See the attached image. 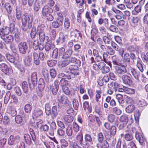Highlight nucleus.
I'll return each mask as SVG.
<instances>
[{
  "label": "nucleus",
  "mask_w": 148,
  "mask_h": 148,
  "mask_svg": "<svg viewBox=\"0 0 148 148\" xmlns=\"http://www.w3.org/2000/svg\"><path fill=\"white\" fill-rule=\"evenodd\" d=\"M103 38L104 42L107 45L110 44L112 41L111 38L106 36H104Z\"/></svg>",
  "instance_id": "nucleus-58"
},
{
  "label": "nucleus",
  "mask_w": 148,
  "mask_h": 148,
  "mask_svg": "<svg viewBox=\"0 0 148 148\" xmlns=\"http://www.w3.org/2000/svg\"><path fill=\"white\" fill-rule=\"evenodd\" d=\"M64 24L65 29L66 30L68 29L70 25V21L68 18H65Z\"/></svg>",
  "instance_id": "nucleus-51"
},
{
  "label": "nucleus",
  "mask_w": 148,
  "mask_h": 148,
  "mask_svg": "<svg viewBox=\"0 0 148 148\" xmlns=\"http://www.w3.org/2000/svg\"><path fill=\"white\" fill-rule=\"evenodd\" d=\"M58 55V49L56 48L53 50L52 52V57L54 59L57 58Z\"/></svg>",
  "instance_id": "nucleus-60"
},
{
  "label": "nucleus",
  "mask_w": 148,
  "mask_h": 148,
  "mask_svg": "<svg viewBox=\"0 0 148 148\" xmlns=\"http://www.w3.org/2000/svg\"><path fill=\"white\" fill-rule=\"evenodd\" d=\"M73 129L71 126L69 125L66 128V133L68 136L72 135L73 134Z\"/></svg>",
  "instance_id": "nucleus-54"
},
{
  "label": "nucleus",
  "mask_w": 148,
  "mask_h": 148,
  "mask_svg": "<svg viewBox=\"0 0 148 148\" xmlns=\"http://www.w3.org/2000/svg\"><path fill=\"white\" fill-rule=\"evenodd\" d=\"M112 62L114 65L116 66L120 65L121 64L120 63L119 57L117 56L114 55L112 57Z\"/></svg>",
  "instance_id": "nucleus-25"
},
{
  "label": "nucleus",
  "mask_w": 148,
  "mask_h": 148,
  "mask_svg": "<svg viewBox=\"0 0 148 148\" xmlns=\"http://www.w3.org/2000/svg\"><path fill=\"white\" fill-rule=\"evenodd\" d=\"M63 119L66 123H70L73 121V118L71 116L66 115L64 116Z\"/></svg>",
  "instance_id": "nucleus-29"
},
{
  "label": "nucleus",
  "mask_w": 148,
  "mask_h": 148,
  "mask_svg": "<svg viewBox=\"0 0 148 148\" xmlns=\"http://www.w3.org/2000/svg\"><path fill=\"white\" fill-rule=\"evenodd\" d=\"M34 0H22V4L24 5H26L27 4L28 6L31 7L32 6L34 2Z\"/></svg>",
  "instance_id": "nucleus-31"
},
{
  "label": "nucleus",
  "mask_w": 148,
  "mask_h": 148,
  "mask_svg": "<svg viewBox=\"0 0 148 148\" xmlns=\"http://www.w3.org/2000/svg\"><path fill=\"white\" fill-rule=\"evenodd\" d=\"M45 48L46 51H48L50 50L53 49L54 48V45L51 42L49 41L47 42Z\"/></svg>",
  "instance_id": "nucleus-27"
},
{
  "label": "nucleus",
  "mask_w": 148,
  "mask_h": 148,
  "mask_svg": "<svg viewBox=\"0 0 148 148\" xmlns=\"http://www.w3.org/2000/svg\"><path fill=\"white\" fill-rule=\"evenodd\" d=\"M125 92L128 94H133L135 93V90L134 89L125 87Z\"/></svg>",
  "instance_id": "nucleus-61"
},
{
  "label": "nucleus",
  "mask_w": 148,
  "mask_h": 148,
  "mask_svg": "<svg viewBox=\"0 0 148 148\" xmlns=\"http://www.w3.org/2000/svg\"><path fill=\"white\" fill-rule=\"evenodd\" d=\"M25 65L27 66H30L32 64V59L31 56H26L23 59Z\"/></svg>",
  "instance_id": "nucleus-22"
},
{
  "label": "nucleus",
  "mask_w": 148,
  "mask_h": 148,
  "mask_svg": "<svg viewBox=\"0 0 148 148\" xmlns=\"http://www.w3.org/2000/svg\"><path fill=\"white\" fill-rule=\"evenodd\" d=\"M132 75L134 77L137 81H139V77L140 76V73L139 71L136 70L134 68L130 69Z\"/></svg>",
  "instance_id": "nucleus-19"
},
{
  "label": "nucleus",
  "mask_w": 148,
  "mask_h": 148,
  "mask_svg": "<svg viewBox=\"0 0 148 148\" xmlns=\"http://www.w3.org/2000/svg\"><path fill=\"white\" fill-rule=\"evenodd\" d=\"M51 114L53 119L55 117L57 116L58 112L57 106H54L52 107V112H51Z\"/></svg>",
  "instance_id": "nucleus-42"
},
{
  "label": "nucleus",
  "mask_w": 148,
  "mask_h": 148,
  "mask_svg": "<svg viewBox=\"0 0 148 148\" xmlns=\"http://www.w3.org/2000/svg\"><path fill=\"white\" fill-rule=\"evenodd\" d=\"M44 143L47 148H55L54 143L52 142L47 141L44 142Z\"/></svg>",
  "instance_id": "nucleus-35"
},
{
  "label": "nucleus",
  "mask_w": 148,
  "mask_h": 148,
  "mask_svg": "<svg viewBox=\"0 0 148 148\" xmlns=\"http://www.w3.org/2000/svg\"><path fill=\"white\" fill-rule=\"evenodd\" d=\"M5 56L7 60L12 63H14L15 61H18L19 59V55L18 54H16L14 56H13L7 53Z\"/></svg>",
  "instance_id": "nucleus-14"
},
{
  "label": "nucleus",
  "mask_w": 148,
  "mask_h": 148,
  "mask_svg": "<svg viewBox=\"0 0 148 148\" xmlns=\"http://www.w3.org/2000/svg\"><path fill=\"white\" fill-rule=\"evenodd\" d=\"M11 97V95L10 91L9 90L6 93L4 99V102L5 104L7 103L9 99Z\"/></svg>",
  "instance_id": "nucleus-45"
},
{
  "label": "nucleus",
  "mask_w": 148,
  "mask_h": 148,
  "mask_svg": "<svg viewBox=\"0 0 148 148\" xmlns=\"http://www.w3.org/2000/svg\"><path fill=\"white\" fill-rule=\"evenodd\" d=\"M97 139L99 142L102 143L104 139V136L103 133L100 132L97 135Z\"/></svg>",
  "instance_id": "nucleus-62"
},
{
  "label": "nucleus",
  "mask_w": 148,
  "mask_h": 148,
  "mask_svg": "<svg viewBox=\"0 0 148 148\" xmlns=\"http://www.w3.org/2000/svg\"><path fill=\"white\" fill-rule=\"evenodd\" d=\"M122 58L125 62H130V56L129 54L125 53L124 55L122 57Z\"/></svg>",
  "instance_id": "nucleus-49"
},
{
  "label": "nucleus",
  "mask_w": 148,
  "mask_h": 148,
  "mask_svg": "<svg viewBox=\"0 0 148 148\" xmlns=\"http://www.w3.org/2000/svg\"><path fill=\"white\" fill-rule=\"evenodd\" d=\"M20 137L18 136L15 137L13 135H11L8 139V143L9 145L18 144L20 142Z\"/></svg>",
  "instance_id": "nucleus-10"
},
{
  "label": "nucleus",
  "mask_w": 148,
  "mask_h": 148,
  "mask_svg": "<svg viewBox=\"0 0 148 148\" xmlns=\"http://www.w3.org/2000/svg\"><path fill=\"white\" fill-rule=\"evenodd\" d=\"M110 134L114 136L116 132V129L115 126L113 125L111 126L110 130Z\"/></svg>",
  "instance_id": "nucleus-63"
},
{
  "label": "nucleus",
  "mask_w": 148,
  "mask_h": 148,
  "mask_svg": "<svg viewBox=\"0 0 148 148\" xmlns=\"http://www.w3.org/2000/svg\"><path fill=\"white\" fill-rule=\"evenodd\" d=\"M83 108L85 110H87L89 112H91L92 110L91 107L89 106L88 101H85L83 104Z\"/></svg>",
  "instance_id": "nucleus-36"
},
{
  "label": "nucleus",
  "mask_w": 148,
  "mask_h": 148,
  "mask_svg": "<svg viewBox=\"0 0 148 148\" xmlns=\"http://www.w3.org/2000/svg\"><path fill=\"white\" fill-rule=\"evenodd\" d=\"M65 78H62L59 82V84L62 87L67 86L68 84V81Z\"/></svg>",
  "instance_id": "nucleus-46"
},
{
  "label": "nucleus",
  "mask_w": 148,
  "mask_h": 148,
  "mask_svg": "<svg viewBox=\"0 0 148 148\" xmlns=\"http://www.w3.org/2000/svg\"><path fill=\"white\" fill-rule=\"evenodd\" d=\"M69 63V64L71 63H73L77 61V62L78 63V65L79 66L81 65V62L80 60H77V59L75 57H71L68 60H67Z\"/></svg>",
  "instance_id": "nucleus-37"
},
{
  "label": "nucleus",
  "mask_w": 148,
  "mask_h": 148,
  "mask_svg": "<svg viewBox=\"0 0 148 148\" xmlns=\"http://www.w3.org/2000/svg\"><path fill=\"white\" fill-rule=\"evenodd\" d=\"M85 140L87 143H88V142L92 143V139L91 136L89 134H86L84 136Z\"/></svg>",
  "instance_id": "nucleus-57"
},
{
  "label": "nucleus",
  "mask_w": 148,
  "mask_h": 148,
  "mask_svg": "<svg viewBox=\"0 0 148 148\" xmlns=\"http://www.w3.org/2000/svg\"><path fill=\"white\" fill-rule=\"evenodd\" d=\"M119 121L120 122L125 123L126 125L128 122V117L126 115H122L120 117Z\"/></svg>",
  "instance_id": "nucleus-33"
},
{
  "label": "nucleus",
  "mask_w": 148,
  "mask_h": 148,
  "mask_svg": "<svg viewBox=\"0 0 148 148\" xmlns=\"http://www.w3.org/2000/svg\"><path fill=\"white\" fill-rule=\"evenodd\" d=\"M135 106L131 104L125 108L126 112L129 113L132 112L135 110Z\"/></svg>",
  "instance_id": "nucleus-38"
},
{
  "label": "nucleus",
  "mask_w": 148,
  "mask_h": 148,
  "mask_svg": "<svg viewBox=\"0 0 148 148\" xmlns=\"http://www.w3.org/2000/svg\"><path fill=\"white\" fill-rule=\"evenodd\" d=\"M37 34V31L35 27L33 26L31 29L30 33V36L32 38H34L35 37L36 34Z\"/></svg>",
  "instance_id": "nucleus-43"
},
{
  "label": "nucleus",
  "mask_w": 148,
  "mask_h": 148,
  "mask_svg": "<svg viewBox=\"0 0 148 148\" xmlns=\"http://www.w3.org/2000/svg\"><path fill=\"white\" fill-rule=\"evenodd\" d=\"M68 72L67 71L65 74L63 73H59L58 76V77L60 78H65L69 79L67 76L68 75H70Z\"/></svg>",
  "instance_id": "nucleus-59"
},
{
  "label": "nucleus",
  "mask_w": 148,
  "mask_h": 148,
  "mask_svg": "<svg viewBox=\"0 0 148 148\" xmlns=\"http://www.w3.org/2000/svg\"><path fill=\"white\" fill-rule=\"evenodd\" d=\"M124 138L126 140L128 141L131 140L132 139L133 136L131 130L128 132V133H126L125 135Z\"/></svg>",
  "instance_id": "nucleus-39"
},
{
  "label": "nucleus",
  "mask_w": 148,
  "mask_h": 148,
  "mask_svg": "<svg viewBox=\"0 0 148 148\" xmlns=\"http://www.w3.org/2000/svg\"><path fill=\"white\" fill-rule=\"evenodd\" d=\"M33 47L35 50H37L38 48L39 50H42L43 49L44 46L41 43H39L38 40H36L34 41L33 44Z\"/></svg>",
  "instance_id": "nucleus-15"
},
{
  "label": "nucleus",
  "mask_w": 148,
  "mask_h": 148,
  "mask_svg": "<svg viewBox=\"0 0 148 148\" xmlns=\"http://www.w3.org/2000/svg\"><path fill=\"white\" fill-rule=\"evenodd\" d=\"M116 98L117 99L119 104H122L124 103L122 95L118 94L116 96Z\"/></svg>",
  "instance_id": "nucleus-40"
},
{
  "label": "nucleus",
  "mask_w": 148,
  "mask_h": 148,
  "mask_svg": "<svg viewBox=\"0 0 148 148\" xmlns=\"http://www.w3.org/2000/svg\"><path fill=\"white\" fill-rule=\"evenodd\" d=\"M76 140L77 143L82 146L83 148H88V147L89 144V143H87L86 141L83 140L82 133L77 134L76 137Z\"/></svg>",
  "instance_id": "nucleus-6"
},
{
  "label": "nucleus",
  "mask_w": 148,
  "mask_h": 148,
  "mask_svg": "<svg viewBox=\"0 0 148 148\" xmlns=\"http://www.w3.org/2000/svg\"><path fill=\"white\" fill-rule=\"evenodd\" d=\"M126 65H123L116 66L115 67V73L119 75H121L127 72L126 69Z\"/></svg>",
  "instance_id": "nucleus-8"
},
{
  "label": "nucleus",
  "mask_w": 148,
  "mask_h": 148,
  "mask_svg": "<svg viewBox=\"0 0 148 148\" xmlns=\"http://www.w3.org/2000/svg\"><path fill=\"white\" fill-rule=\"evenodd\" d=\"M6 44H10L13 41V37L10 35H7L5 36L1 35V38Z\"/></svg>",
  "instance_id": "nucleus-17"
},
{
  "label": "nucleus",
  "mask_w": 148,
  "mask_h": 148,
  "mask_svg": "<svg viewBox=\"0 0 148 148\" xmlns=\"http://www.w3.org/2000/svg\"><path fill=\"white\" fill-rule=\"evenodd\" d=\"M67 36V35L64 34L62 32H60L59 34L58 38L56 40L57 44L60 45L65 42Z\"/></svg>",
  "instance_id": "nucleus-11"
},
{
  "label": "nucleus",
  "mask_w": 148,
  "mask_h": 148,
  "mask_svg": "<svg viewBox=\"0 0 148 148\" xmlns=\"http://www.w3.org/2000/svg\"><path fill=\"white\" fill-rule=\"evenodd\" d=\"M56 123L55 122L52 121L50 125V129L49 131L50 135L51 136L54 135V132L56 130Z\"/></svg>",
  "instance_id": "nucleus-18"
},
{
  "label": "nucleus",
  "mask_w": 148,
  "mask_h": 148,
  "mask_svg": "<svg viewBox=\"0 0 148 148\" xmlns=\"http://www.w3.org/2000/svg\"><path fill=\"white\" fill-rule=\"evenodd\" d=\"M52 11V9L47 6H45L42 9V13L43 16H45Z\"/></svg>",
  "instance_id": "nucleus-23"
},
{
  "label": "nucleus",
  "mask_w": 148,
  "mask_h": 148,
  "mask_svg": "<svg viewBox=\"0 0 148 148\" xmlns=\"http://www.w3.org/2000/svg\"><path fill=\"white\" fill-rule=\"evenodd\" d=\"M0 68L1 70L3 71L5 73H7L9 70L8 66L6 64L4 63H2L0 65Z\"/></svg>",
  "instance_id": "nucleus-32"
},
{
  "label": "nucleus",
  "mask_w": 148,
  "mask_h": 148,
  "mask_svg": "<svg viewBox=\"0 0 148 148\" xmlns=\"http://www.w3.org/2000/svg\"><path fill=\"white\" fill-rule=\"evenodd\" d=\"M4 6L8 13L10 14L12 12V8L10 4L8 3H6Z\"/></svg>",
  "instance_id": "nucleus-50"
},
{
  "label": "nucleus",
  "mask_w": 148,
  "mask_h": 148,
  "mask_svg": "<svg viewBox=\"0 0 148 148\" xmlns=\"http://www.w3.org/2000/svg\"><path fill=\"white\" fill-rule=\"evenodd\" d=\"M56 32L55 29H51L50 30V37L52 40H54L56 37Z\"/></svg>",
  "instance_id": "nucleus-47"
},
{
  "label": "nucleus",
  "mask_w": 148,
  "mask_h": 148,
  "mask_svg": "<svg viewBox=\"0 0 148 148\" xmlns=\"http://www.w3.org/2000/svg\"><path fill=\"white\" fill-rule=\"evenodd\" d=\"M115 116L113 114L108 115L107 117L108 121L111 123H113L115 120Z\"/></svg>",
  "instance_id": "nucleus-53"
},
{
  "label": "nucleus",
  "mask_w": 148,
  "mask_h": 148,
  "mask_svg": "<svg viewBox=\"0 0 148 148\" xmlns=\"http://www.w3.org/2000/svg\"><path fill=\"white\" fill-rule=\"evenodd\" d=\"M57 14L58 17L56 21H53L52 23V26L56 28H58L62 25L63 20V16L61 13H58Z\"/></svg>",
  "instance_id": "nucleus-5"
},
{
  "label": "nucleus",
  "mask_w": 148,
  "mask_h": 148,
  "mask_svg": "<svg viewBox=\"0 0 148 148\" xmlns=\"http://www.w3.org/2000/svg\"><path fill=\"white\" fill-rule=\"evenodd\" d=\"M18 48L20 53L23 54L26 53L28 49L27 43L25 42L20 43L18 45Z\"/></svg>",
  "instance_id": "nucleus-12"
},
{
  "label": "nucleus",
  "mask_w": 148,
  "mask_h": 148,
  "mask_svg": "<svg viewBox=\"0 0 148 148\" xmlns=\"http://www.w3.org/2000/svg\"><path fill=\"white\" fill-rule=\"evenodd\" d=\"M45 29V27L43 25L38 26L37 29V34H39L41 33H44V29Z\"/></svg>",
  "instance_id": "nucleus-56"
},
{
  "label": "nucleus",
  "mask_w": 148,
  "mask_h": 148,
  "mask_svg": "<svg viewBox=\"0 0 148 148\" xmlns=\"http://www.w3.org/2000/svg\"><path fill=\"white\" fill-rule=\"evenodd\" d=\"M32 16L25 14L22 17L21 21L22 30L24 32L27 31L28 29H30L32 26L33 21Z\"/></svg>",
  "instance_id": "nucleus-1"
},
{
  "label": "nucleus",
  "mask_w": 148,
  "mask_h": 148,
  "mask_svg": "<svg viewBox=\"0 0 148 148\" xmlns=\"http://www.w3.org/2000/svg\"><path fill=\"white\" fill-rule=\"evenodd\" d=\"M98 31L95 28H92L91 31V39L94 42L96 40Z\"/></svg>",
  "instance_id": "nucleus-24"
},
{
  "label": "nucleus",
  "mask_w": 148,
  "mask_h": 148,
  "mask_svg": "<svg viewBox=\"0 0 148 148\" xmlns=\"http://www.w3.org/2000/svg\"><path fill=\"white\" fill-rule=\"evenodd\" d=\"M29 80H31L32 84H29V88L32 90L34 88V87L37 84V73L34 72L32 73L31 77L28 78Z\"/></svg>",
  "instance_id": "nucleus-9"
},
{
  "label": "nucleus",
  "mask_w": 148,
  "mask_h": 148,
  "mask_svg": "<svg viewBox=\"0 0 148 148\" xmlns=\"http://www.w3.org/2000/svg\"><path fill=\"white\" fill-rule=\"evenodd\" d=\"M14 29L15 25L13 23L10 24L9 27L5 26L2 28L0 27V37H1V35L5 36L8 35Z\"/></svg>",
  "instance_id": "nucleus-2"
},
{
  "label": "nucleus",
  "mask_w": 148,
  "mask_h": 148,
  "mask_svg": "<svg viewBox=\"0 0 148 148\" xmlns=\"http://www.w3.org/2000/svg\"><path fill=\"white\" fill-rule=\"evenodd\" d=\"M112 110L113 113L117 115H120L122 113L121 110L117 107L112 108Z\"/></svg>",
  "instance_id": "nucleus-44"
},
{
  "label": "nucleus",
  "mask_w": 148,
  "mask_h": 148,
  "mask_svg": "<svg viewBox=\"0 0 148 148\" xmlns=\"http://www.w3.org/2000/svg\"><path fill=\"white\" fill-rule=\"evenodd\" d=\"M114 12L116 14L115 15V17L117 19H121L123 15L122 12L118 10H116Z\"/></svg>",
  "instance_id": "nucleus-55"
},
{
  "label": "nucleus",
  "mask_w": 148,
  "mask_h": 148,
  "mask_svg": "<svg viewBox=\"0 0 148 148\" xmlns=\"http://www.w3.org/2000/svg\"><path fill=\"white\" fill-rule=\"evenodd\" d=\"M73 52V50L71 49L67 50L63 54L62 58L64 59H66L71 56Z\"/></svg>",
  "instance_id": "nucleus-30"
},
{
  "label": "nucleus",
  "mask_w": 148,
  "mask_h": 148,
  "mask_svg": "<svg viewBox=\"0 0 148 148\" xmlns=\"http://www.w3.org/2000/svg\"><path fill=\"white\" fill-rule=\"evenodd\" d=\"M45 113L47 115L49 116L51 114V110L50 106L48 103H46L45 105Z\"/></svg>",
  "instance_id": "nucleus-41"
},
{
  "label": "nucleus",
  "mask_w": 148,
  "mask_h": 148,
  "mask_svg": "<svg viewBox=\"0 0 148 148\" xmlns=\"http://www.w3.org/2000/svg\"><path fill=\"white\" fill-rule=\"evenodd\" d=\"M22 88L23 92L27 93L28 91V86L27 82L24 81L22 83Z\"/></svg>",
  "instance_id": "nucleus-26"
},
{
  "label": "nucleus",
  "mask_w": 148,
  "mask_h": 148,
  "mask_svg": "<svg viewBox=\"0 0 148 148\" xmlns=\"http://www.w3.org/2000/svg\"><path fill=\"white\" fill-rule=\"evenodd\" d=\"M136 66L139 70L142 73L144 71V69L145 68V66L143 62L140 59L137 60Z\"/></svg>",
  "instance_id": "nucleus-20"
},
{
  "label": "nucleus",
  "mask_w": 148,
  "mask_h": 148,
  "mask_svg": "<svg viewBox=\"0 0 148 148\" xmlns=\"http://www.w3.org/2000/svg\"><path fill=\"white\" fill-rule=\"evenodd\" d=\"M79 66L75 65H71L69 67V69L70 72L68 71L69 74L67 76L69 79H71L72 78H75L77 75L79 74L78 69L79 68L78 67Z\"/></svg>",
  "instance_id": "nucleus-3"
},
{
  "label": "nucleus",
  "mask_w": 148,
  "mask_h": 148,
  "mask_svg": "<svg viewBox=\"0 0 148 148\" xmlns=\"http://www.w3.org/2000/svg\"><path fill=\"white\" fill-rule=\"evenodd\" d=\"M108 86L109 88L108 90V93L109 94L111 95L114 92H116L117 90L119 85L117 82H112L108 84Z\"/></svg>",
  "instance_id": "nucleus-7"
},
{
  "label": "nucleus",
  "mask_w": 148,
  "mask_h": 148,
  "mask_svg": "<svg viewBox=\"0 0 148 148\" xmlns=\"http://www.w3.org/2000/svg\"><path fill=\"white\" fill-rule=\"evenodd\" d=\"M38 84L39 90L40 91L42 90L45 87V83L44 82V80L42 78L40 79H39Z\"/></svg>",
  "instance_id": "nucleus-34"
},
{
  "label": "nucleus",
  "mask_w": 148,
  "mask_h": 148,
  "mask_svg": "<svg viewBox=\"0 0 148 148\" xmlns=\"http://www.w3.org/2000/svg\"><path fill=\"white\" fill-rule=\"evenodd\" d=\"M135 136L136 139L138 140L140 143L141 145H142L144 142V140L141 134L136 132Z\"/></svg>",
  "instance_id": "nucleus-28"
},
{
  "label": "nucleus",
  "mask_w": 148,
  "mask_h": 148,
  "mask_svg": "<svg viewBox=\"0 0 148 148\" xmlns=\"http://www.w3.org/2000/svg\"><path fill=\"white\" fill-rule=\"evenodd\" d=\"M40 8V3L37 1H35L34 4V9L36 12L38 11Z\"/></svg>",
  "instance_id": "nucleus-52"
},
{
  "label": "nucleus",
  "mask_w": 148,
  "mask_h": 148,
  "mask_svg": "<svg viewBox=\"0 0 148 148\" xmlns=\"http://www.w3.org/2000/svg\"><path fill=\"white\" fill-rule=\"evenodd\" d=\"M122 78L123 82L125 84L130 85L132 84V82L130 78L128 76L126 75H123Z\"/></svg>",
  "instance_id": "nucleus-21"
},
{
  "label": "nucleus",
  "mask_w": 148,
  "mask_h": 148,
  "mask_svg": "<svg viewBox=\"0 0 148 148\" xmlns=\"http://www.w3.org/2000/svg\"><path fill=\"white\" fill-rule=\"evenodd\" d=\"M24 137L25 142L29 145H30L32 143V140L35 141L36 140L35 137H34L33 135H32L31 133H30V134H25Z\"/></svg>",
  "instance_id": "nucleus-13"
},
{
  "label": "nucleus",
  "mask_w": 148,
  "mask_h": 148,
  "mask_svg": "<svg viewBox=\"0 0 148 148\" xmlns=\"http://www.w3.org/2000/svg\"><path fill=\"white\" fill-rule=\"evenodd\" d=\"M109 144L108 142L106 141H104L100 145V147H99L98 146V148H109Z\"/></svg>",
  "instance_id": "nucleus-64"
},
{
  "label": "nucleus",
  "mask_w": 148,
  "mask_h": 148,
  "mask_svg": "<svg viewBox=\"0 0 148 148\" xmlns=\"http://www.w3.org/2000/svg\"><path fill=\"white\" fill-rule=\"evenodd\" d=\"M33 58V62L34 64L38 65L40 63V59L38 56V53L35 51L32 52V53Z\"/></svg>",
  "instance_id": "nucleus-16"
},
{
  "label": "nucleus",
  "mask_w": 148,
  "mask_h": 148,
  "mask_svg": "<svg viewBox=\"0 0 148 148\" xmlns=\"http://www.w3.org/2000/svg\"><path fill=\"white\" fill-rule=\"evenodd\" d=\"M43 112L40 109L34 110L33 113V115L36 117H38L42 115Z\"/></svg>",
  "instance_id": "nucleus-48"
},
{
  "label": "nucleus",
  "mask_w": 148,
  "mask_h": 148,
  "mask_svg": "<svg viewBox=\"0 0 148 148\" xmlns=\"http://www.w3.org/2000/svg\"><path fill=\"white\" fill-rule=\"evenodd\" d=\"M58 106L60 108H63L70 104V102L68 100V98L64 95L58 96Z\"/></svg>",
  "instance_id": "nucleus-4"
}]
</instances>
